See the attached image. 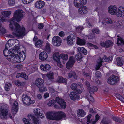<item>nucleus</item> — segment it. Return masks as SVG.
I'll return each mask as SVG.
<instances>
[{
    "label": "nucleus",
    "mask_w": 124,
    "mask_h": 124,
    "mask_svg": "<svg viewBox=\"0 0 124 124\" xmlns=\"http://www.w3.org/2000/svg\"><path fill=\"white\" fill-rule=\"evenodd\" d=\"M38 29H41L43 28L44 27L43 23H41L38 25Z\"/></svg>",
    "instance_id": "obj_59"
},
{
    "label": "nucleus",
    "mask_w": 124,
    "mask_h": 124,
    "mask_svg": "<svg viewBox=\"0 0 124 124\" xmlns=\"http://www.w3.org/2000/svg\"><path fill=\"white\" fill-rule=\"evenodd\" d=\"M116 97L119 100L124 103V98L120 94H116Z\"/></svg>",
    "instance_id": "obj_48"
},
{
    "label": "nucleus",
    "mask_w": 124,
    "mask_h": 124,
    "mask_svg": "<svg viewBox=\"0 0 124 124\" xmlns=\"http://www.w3.org/2000/svg\"><path fill=\"white\" fill-rule=\"evenodd\" d=\"M56 102L60 105L62 108L65 109L67 106L66 103L64 100L57 97L55 99Z\"/></svg>",
    "instance_id": "obj_12"
},
{
    "label": "nucleus",
    "mask_w": 124,
    "mask_h": 124,
    "mask_svg": "<svg viewBox=\"0 0 124 124\" xmlns=\"http://www.w3.org/2000/svg\"><path fill=\"white\" fill-rule=\"evenodd\" d=\"M67 42L68 45L72 46L74 44L73 40L71 35L68 36L66 38Z\"/></svg>",
    "instance_id": "obj_29"
},
{
    "label": "nucleus",
    "mask_w": 124,
    "mask_h": 124,
    "mask_svg": "<svg viewBox=\"0 0 124 124\" xmlns=\"http://www.w3.org/2000/svg\"><path fill=\"white\" fill-rule=\"evenodd\" d=\"M20 77L23 78L25 80H27L28 79V76L24 72L17 73L16 76V78H18Z\"/></svg>",
    "instance_id": "obj_28"
},
{
    "label": "nucleus",
    "mask_w": 124,
    "mask_h": 124,
    "mask_svg": "<svg viewBox=\"0 0 124 124\" xmlns=\"http://www.w3.org/2000/svg\"><path fill=\"white\" fill-rule=\"evenodd\" d=\"M69 96L70 99L73 101L79 99L80 98L79 95L75 92H71Z\"/></svg>",
    "instance_id": "obj_18"
},
{
    "label": "nucleus",
    "mask_w": 124,
    "mask_h": 124,
    "mask_svg": "<svg viewBox=\"0 0 124 124\" xmlns=\"http://www.w3.org/2000/svg\"><path fill=\"white\" fill-rule=\"evenodd\" d=\"M16 51L19 54V55L17 54H15L13 52V54L11 55V57L9 58L8 61L9 62L14 63L21 62H23L25 59L26 55L24 51L21 52L19 51V47H17L16 48Z\"/></svg>",
    "instance_id": "obj_2"
},
{
    "label": "nucleus",
    "mask_w": 124,
    "mask_h": 124,
    "mask_svg": "<svg viewBox=\"0 0 124 124\" xmlns=\"http://www.w3.org/2000/svg\"><path fill=\"white\" fill-rule=\"evenodd\" d=\"M54 60L58 63H61L60 56L59 52H56L54 53L53 55Z\"/></svg>",
    "instance_id": "obj_24"
},
{
    "label": "nucleus",
    "mask_w": 124,
    "mask_h": 124,
    "mask_svg": "<svg viewBox=\"0 0 124 124\" xmlns=\"http://www.w3.org/2000/svg\"><path fill=\"white\" fill-rule=\"evenodd\" d=\"M101 122L102 123L101 124H108L109 123V121L104 118H103Z\"/></svg>",
    "instance_id": "obj_55"
},
{
    "label": "nucleus",
    "mask_w": 124,
    "mask_h": 124,
    "mask_svg": "<svg viewBox=\"0 0 124 124\" xmlns=\"http://www.w3.org/2000/svg\"><path fill=\"white\" fill-rule=\"evenodd\" d=\"M56 101L54 99L50 101L48 103L47 105L49 106H52L55 103Z\"/></svg>",
    "instance_id": "obj_42"
},
{
    "label": "nucleus",
    "mask_w": 124,
    "mask_h": 124,
    "mask_svg": "<svg viewBox=\"0 0 124 124\" xmlns=\"http://www.w3.org/2000/svg\"><path fill=\"white\" fill-rule=\"evenodd\" d=\"M48 57L46 52L43 51L41 52L39 54V58L42 61H44L46 60Z\"/></svg>",
    "instance_id": "obj_20"
},
{
    "label": "nucleus",
    "mask_w": 124,
    "mask_h": 124,
    "mask_svg": "<svg viewBox=\"0 0 124 124\" xmlns=\"http://www.w3.org/2000/svg\"><path fill=\"white\" fill-rule=\"evenodd\" d=\"M112 21L111 19L109 17L105 18L103 20L102 23L103 25H105L106 23L108 24H111L112 23Z\"/></svg>",
    "instance_id": "obj_33"
},
{
    "label": "nucleus",
    "mask_w": 124,
    "mask_h": 124,
    "mask_svg": "<svg viewBox=\"0 0 124 124\" xmlns=\"http://www.w3.org/2000/svg\"><path fill=\"white\" fill-rule=\"evenodd\" d=\"M87 2V0H74V4L76 7L79 8L85 5Z\"/></svg>",
    "instance_id": "obj_13"
},
{
    "label": "nucleus",
    "mask_w": 124,
    "mask_h": 124,
    "mask_svg": "<svg viewBox=\"0 0 124 124\" xmlns=\"http://www.w3.org/2000/svg\"><path fill=\"white\" fill-rule=\"evenodd\" d=\"M6 29L3 28L2 25L0 23V31H1L2 34H4L6 32Z\"/></svg>",
    "instance_id": "obj_50"
},
{
    "label": "nucleus",
    "mask_w": 124,
    "mask_h": 124,
    "mask_svg": "<svg viewBox=\"0 0 124 124\" xmlns=\"http://www.w3.org/2000/svg\"><path fill=\"white\" fill-rule=\"evenodd\" d=\"M11 13L10 11L4 12L2 14L0 15V22H2L6 21V18L9 16Z\"/></svg>",
    "instance_id": "obj_14"
},
{
    "label": "nucleus",
    "mask_w": 124,
    "mask_h": 124,
    "mask_svg": "<svg viewBox=\"0 0 124 124\" xmlns=\"http://www.w3.org/2000/svg\"><path fill=\"white\" fill-rule=\"evenodd\" d=\"M34 111L35 115L37 116H40L41 118H43L44 117V114L42 113L41 110L39 108H37L34 109Z\"/></svg>",
    "instance_id": "obj_19"
},
{
    "label": "nucleus",
    "mask_w": 124,
    "mask_h": 124,
    "mask_svg": "<svg viewBox=\"0 0 124 124\" xmlns=\"http://www.w3.org/2000/svg\"><path fill=\"white\" fill-rule=\"evenodd\" d=\"M14 40L15 41H18L17 39H11L8 40L6 43L5 45V48L4 49L3 52V54L4 56L8 60L11 57V55H13V50L14 49H12L11 51L9 49L8 50V48L11 47L12 46L11 44L9 43V42L11 40Z\"/></svg>",
    "instance_id": "obj_3"
},
{
    "label": "nucleus",
    "mask_w": 124,
    "mask_h": 124,
    "mask_svg": "<svg viewBox=\"0 0 124 124\" xmlns=\"http://www.w3.org/2000/svg\"><path fill=\"white\" fill-rule=\"evenodd\" d=\"M100 117L98 114L96 115L95 116V120L97 122L99 119Z\"/></svg>",
    "instance_id": "obj_63"
},
{
    "label": "nucleus",
    "mask_w": 124,
    "mask_h": 124,
    "mask_svg": "<svg viewBox=\"0 0 124 124\" xmlns=\"http://www.w3.org/2000/svg\"><path fill=\"white\" fill-rule=\"evenodd\" d=\"M92 31L93 33L96 34H98L100 32L99 30L97 28H95L93 29L92 30Z\"/></svg>",
    "instance_id": "obj_52"
},
{
    "label": "nucleus",
    "mask_w": 124,
    "mask_h": 124,
    "mask_svg": "<svg viewBox=\"0 0 124 124\" xmlns=\"http://www.w3.org/2000/svg\"><path fill=\"white\" fill-rule=\"evenodd\" d=\"M68 77L69 78H72L77 80V76L76 75L75 72L71 71L68 74Z\"/></svg>",
    "instance_id": "obj_30"
},
{
    "label": "nucleus",
    "mask_w": 124,
    "mask_h": 124,
    "mask_svg": "<svg viewBox=\"0 0 124 124\" xmlns=\"http://www.w3.org/2000/svg\"><path fill=\"white\" fill-rule=\"evenodd\" d=\"M57 121H59L62 119L65 118L66 117V114L62 111L56 112Z\"/></svg>",
    "instance_id": "obj_17"
},
{
    "label": "nucleus",
    "mask_w": 124,
    "mask_h": 124,
    "mask_svg": "<svg viewBox=\"0 0 124 124\" xmlns=\"http://www.w3.org/2000/svg\"><path fill=\"white\" fill-rule=\"evenodd\" d=\"M81 83L77 84L75 83H72L71 85V89L74 90H75L78 86H79Z\"/></svg>",
    "instance_id": "obj_39"
},
{
    "label": "nucleus",
    "mask_w": 124,
    "mask_h": 124,
    "mask_svg": "<svg viewBox=\"0 0 124 124\" xmlns=\"http://www.w3.org/2000/svg\"><path fill=\"white\" fill-rule=\"evenodd\" d=\"M35 84L36 86L39 88L41 92L46 91L47 90L46 87H44V82L43 80L40 78H39L35 81Z\"/></svg>",
    "instance_id": "obj_6"
},
{
    "label": "nucleus",
    "mask_w": 124,
    "mask_h": 124,
    "mask_svg": "<svg viewBox=\"0 0 124 124\" xmlns=\"http://www.w3.org/2000/svg\"><path fill=\"white\" fill-rule=\"evenodd\" d=\"M103 60L101 57H100L99 59L97 60V65H99L101 66H102V65Z\"/></svg>",
    "instance_id": "obj_49"
},
{
    "label": "nucleus",
    "mask_w": 124,
    "mask_h": 124,
    "mask_svg": "<svg viewBox=\"0 0 124 124\" xmlns=\"http://www.w3.org/2000/svg\"><path fill=\"white\" fill-rule=\"evenodd\" d=\"M18 103L16 101H15L13 103V105L12 108V113L16 114L17 112L18 109Z\"/></svg>",
    "instance_id": "obj_22"
},
{
    "label": "nucleus",
    "mask_w": 124,
    "mask_h": 124,
    "mask_svg": "<svg viewBox=\"0 0 124 124\" xmlns=\"http://www.w3.org/2000/svg\"><path fill=\"white\" fill-rule=\"evenodd\" d=\"M57 82L59 83H62L66 84L67 83V79L62 76H59Z\"/></svg>",
    "instance_id": "obj_31"
},
{
    "label": "nucleus",
    "mask_w": 124,
    "mask_h": 124,
    "mask_svg": "<svg viewBox=\"0 0 124 124\" xmlns=\"http://www.w3.org/2000/svg\"><path fill=\"white\" fill-rule=\"evenodd\" d=\"M45 51L48 53H50L51 51V49L50 46V44L49 43H46L45 48Z\"/></svg>",
    "instance_id": "obj_40"
},
{
    "label": "nucleus",
    "mask_w": 124,
    "mask_h": 124,
    "mask_svg": "<svg viewBox=\"0 0 124 124\" xmlns=\"http://www.w3.org/2000/svg\"><path fill=\"white\" fill-rule=\"evenodd\" d=\"M53 73H49L47 74V76L48 78L49 79H53L54 78Z\"/></svg>",
    "instance_id": "obj_53"
},
{
    "label": "nucleus",
    "mask_w": 124,
    "mask_h": 124,
    "mask_svg": "<svg viewBox=\"0 0 124 124\" xmlns=\"http://www.w3.org/2000/svg\"><path fill=\"white\" fill-rule=\"evenodd\" d=\"M119 11L120 13L118 14V16H124V6H120L119 7Z\"/></svg>",
    "instance_id": "obj_35"
},
{
    "label": "nucleus",
    "mask_w": 124,
    "mask_h": 124,
    "mask_svg": "<svg viewBox=\"0 0 124 124\" xmlns=\"http://www.w3.org/2000/svg\"><path fill=\"white\" fill-rule=\"evenodd\" d=\"M93 45L92 43H89V42H88L86 43V46L89 47H92Z\"/></svg>",
    "instance_id": "obj_64"
},
{
    "label": "nucleus",
    "mask_w": 124,
    "mask_h": 124,
    "mask_svg": "<svg viewBox=\"0 0 124 124\" xmlns=\"http://www.w3.org/2000/svg\"><path fill=\"white\" fill-rule=\"evenodd\" d=\"M62 40L58 36H54L52 39V44L55 46H59L61 43Z\"/></svg>",
    "instance_id": "obj_11"
},
{
    "label": "nucleus",
    "mask_w": 124,
    "mask_h": 124,
    "mask_svg": "<svg viewBox=\"0 0 124 124\" xmlns=\"http://www.w3.org/2000/svg\"><path fill=\"white\" fill-rule=\"evenodd\" d=\"M65 35L64 32L63 31L60 32L59 33V35L62 37H63Z\"/></svg>",
    "instance_id": "obj_60"
},
{
    "label": "nucleus",
    "mask_w": 124,
    "mask_h": 124,
    "mask_svg": "<svg viewBox=\"0 0 124 124\" xmlns=\"http://www.w3.org/2000/svg\"><path fill=\"white\" fill-rule=\"evenodd\" d=\"M85 84L87 85V88L89 90V93L93 94L94 93V91L92 87H91L90 85H88V84L89 85V83L88 82H86L85 83Z\"/></svg>",
    "instance_id": "obj_36"
},
{
    "label": "nucleus",
    "mask_w": 124,
    "mask_h": 124,
    "mask_svg": "<svg viewBox=\"0 0 124 124\" xmlns=\"http://www.w3.org/2000/svg\"><path fill=\"white\" fill-rule=\"evenodd\" d=\"M43 43L42 40L39 39L35 43V45L37 47H39L41 46Z\"/></svg>",
    "instance_id": "obj_41"
},
{
    "label": "nucleus",
    "mask_w": 124,
    "mask_h": 124,
    "mask_svg": "<svg viewBox=\"0 0 124 124\" xmlns=\"http://www.w3.org/2000/svg\"><path fill=\"white\" fill-rule=\"evenodd\" d=\"M40 68L42 70L46 72L49 71L51 68L50 65L48 64H41L40 66Z\"/></svg>",
    "instance_id": "obj_21"
},
{
    "label": "nucleus",
    "mask_w": 124,
    "mask_h": 124,
    "mask_svg": "<svg viewBox=\"0 0 124 124\" xmlns=\"http://www.w3.org/2000/svg\"><path fill=\"white\" fill-rule=\"evenodd\" d=\"M117 44L118 45H120L121 44L124 45V40L121 38H118Z\"/></svg>",
    "instance_id": "obj_45"
},
{
    "label": "nucleus",
    "mask_w": 124,
    "mask_h": 124,
    "mask_svg": "<svg viewBox=\"0 0 124 124\" xmlns=\"http://www.w3.org/2000/svg\"><path fill=\"white\" fill-rule=\"evenodd\" d=\"M119 11L120 13L118 14V16H124V6H120L119 7Z\"/></svg>",
    "instance_id": "obj_34"
},
{
    "label": "nucleus",
    "mask_w": 124,
    "mask_h": 124,
    "mask_svg": "<svg viewBox=\"0 0 124 124\" xmlns=\"http://www.w3.org/2000/svg\"><path fill=\"white\" fill-rule=\"evenodd\" d=\"M117 65L118 66H121L123 65V60L121 57H118L116 59Z\"/></svg>",
    "instance_id": "obj_38"
},
{
    "label": "nucleus",
    "mask_w": 124,
    "mask_h": 124,
    "mask_svg": "<svg viewBox=\"0 0 124 124\" xmlns=\"http://www.w3.org/2000/svg\"><path fill=\"white\" fill-rule=\"evenodd\" d=\"M27 117L28 119L25 118L23 119V121L25 124H30V121H31L35 124H40V120L36 118L33 114H29L28 115Z\"/></svg>",
    "instance_id": "obj_4"
},
{
    "label": "nucleus",
    "mask_w": 124,
    "mask_h": 124,
    "mask_svg": "<svg viewBox=\"0 0 124 124\" xmlns=\"http://www.w3.org/2000/svg\"><path fill=\"white\" fill-rule=\"evenodd\" d=\"M104 60V61L105 62H111L113 60V57L111 56H110L108 57H107L106 55H104L103 56L102 58Z\"/></svg>",
    "instance_id": "obj_32"
},
{
    "label": "nucleus",
    "mask_w": 124,
    "mask_h": 124,
    "mask_svg": "<svg viewBox=\"0 0 124 124\" xmlns=\"http://www.w3.org/2000/svg\"><path fill=\"white\" fill-rule=\"evenodd\" d=\"M60 56L62 59L63 60L66 61L68 59V55L66 54H61Z\"/></svg>",
    "instance_id": "obj_47"
},
{
    "label": "nucleus",
    "mask_w": 124,
    "mask_h": 124,
    "mask_svg": "<svg viewBox=\"0 0 124 124\" xmlns=\"http://www.w3.org/2000/svg\"><path fill=\"white\" fill-rule=\"evenodd\" d=\"M122 23L120 21H118L116 23V25L118 28L121 27Z\"/></svg>",
    "instance_id": "obj_58"
},
{
    "label": "nucleus",
    "mask_w": 124,
    "mask_h": 124,
    "mask_svg": "<svg viewBox=\"0 0 124 124\" xmlns=\"http://www.w3.org/2000/svg\"><path fill=\"white\" fill-rule=\"evenodd\" d=\"M22 2L24 4H28L30 3L28 0H22Z\"/></svg>",
    "instance_id": "obj_62"
},
{
    "label": "nucleus",
    "mask_w": 124,
    "mask_h": 124,
    "mask_svg": "<svg viewBox=\"0 0 124 124\" xmlns=\"http://www.w3.org/2000/svg\"><path fill=\"white\" fill-rule=\"evenodd\" d=\"M45 2L42 0H39L37 1L35 4L36 8L40 9L43 7L45 5Z\"/></svg>",
    "instance_id": "obj_23"
},
{
    "label": "nucleus",
    "mask_w": 124,
    "mask_h": 124,
    "mask_svg": "<svg viewBox=\"0 0 124 124\" xmlns=\"http://www.w3.org/2000/svg\"><path fill=\"white\" fill-rule=\"evenodd\" d=\"M46 9L45 8H43L41 9L40 11V13L42 14H44L46 13Z\"/></svg>",
    "instance_id": "obj_61"
},
{
    "label": "nucleus",
    "mask_w": 124,
    "mask_h": 124,
    "mask_svg": "<svg viewBox=\"0 0 124 124\" xmlns=\"http://www.w3.org/2000/svg\"><path fill=\"white\" fill-rule=\"evenodd\" d=\"M8 113V111L6 109L3 108L0 109V115L3 116H6Z\"/></svg>",
    "instance_id": "obj_37"
},
{
    "label": "nucleus",
    "mask_w": 124,
    "mask_h": 124,
    "mask_svg": "<svg viewBox=\"0 0 124 124\" xmlns=\"http://www.w3.org/2000/svg\"><path fill=\"white\" fill-rule=\"evenodd\" d=\"M11 86V84L10 83L8 84H6L5 85V88L6 91H9L10 88Z\"/></svg>",
    "instance_id": "obj_51"
},
{
    "label": "nucleus",
    "mask_w": 124,
    "mask_h": 124,
    "mask_svg": "<svg viewBox=\"0 0 124 124\" xmlns=\"http://www.w3.org/2000/svg\"><path fill=\"white\" fill-rule=\"evenodd\" d=\"M84 28L82 26H78L76 28V30L78 32L81 31Z\"/></svg>",
    "instance_id": "obj_56"
},
{
    "label": "nucleus",
    "mask_w": 124,
    "mask_h": 124,
    "mask_svg": "<svg viewBox=\"0 0 124 124\" xmlns=\"http://www.w3.org/2000/svg\"><path fill=\"white\" fill-rule=\"evenodd\" d=\"M77 115L78 117H82L84 116L85 115L86 113L83 110L80 109L77 110Z\"/></svg>",
    "instance_id": "obj_26"
},
{
    "label": "nucleus",
    "mask_w": 124,
    "mask_h": 124,
    "mask_svg": "<svg viewBox=\"0 0 124 124\" xmlns=\"http://www.w3.org/2000/svg\"><path fill=\"white\" fill-rule=\"evenodd\" d=\"M47 118L51 120L57 121L56 111H50L47 113Z\"/></svg>",
    "instance_id": "obj_9"
},
{
    "label": "nucleus",
    "mask_w": 124,
    "mask_h": 124,
    "mask_svg": "<svg viewBox=\"0 0 124 124\" xmlns=\"http://www.w3.org/2000/svg\"><path fill=\"white\" fill-rule=\"evenodd\" d=\"M8 3L9 5L13 6L15 3V0H8Z\"/></svg>",
    "instance_id": "obj_57"
},
{
    "label": "nucleus",
    "mask_w": 124,
    "mask_h": 124,
    "mask_svg": "<svg viewBox=\"0 0 124 124\" xmlns=\"http://www.w3.org/2000/svg\"><path fill=\"white\" fill-rule=\"evenodd\" d=\"M119 7L118 9L116 5H111L109 6L108 10V12L110 14L113 15H116L117 17H119L121 16H119L118 15L119 13L120 14V12L119 11Z\"/></svg>",
    "instance_id": "obj_7"
},
{
    "label": "nucleus",
    "mask_w": 124,
    "mask_h": 124,
    "mask_svg": "<svg viewBox=\"0 0 124 124\" xmlns=\"http://www.w3.org/2000/svg\"><path fill=\"white\" fill-rule=\"evenodd\" d=\"M100 43L101 46L106 48L109 47L113 45L112 42L109 40L106 41L105 42H101Z\"/></svg>",
    "instance_id": "obj_15"
},
{
    "label": "nucleus",
    "mask_w": 124,
    "mask_h": 124,
    "mask_svg": "<svg viewBox=\"0 0 124 124\" xmlns=\"http://www.w3.org/2000/svg\"><path fill=\"white\" fill-rule=\"evenodd\" d=\"M112 119L114 121L119 123H121L122 121V120L116 116H113Z\"/></svg>",
    "instance_id": "obj_43"
},
{
    "label": "nucleus",
    "mask_w": 124,
    "mask_h": 124,
    "mask_svg": "<svg viewBox=\"0 0 124 124\" xmlns=\"http://www.w3.org/2000/svg\"><path fill=\"white\" fill-rule=\"evenodd\" d=\"M22 98L23 103L27 105L34 104L35 102L34 100H31L30 97L26 94L23 95Z\"/></svg>",
    "instance_id": "obj_8"
},
{
    "label": "nucleus",
    "mask_w": 124,
    "mask_h": 124,
    "mask_svg": "<svg viewBox=\"0 0 124 124\" xmlns=\"http://www.w3.org/2000/svg\"><path fill=\"white\" fill-rule=\"evenodd\" d=\"M23 11L21 10H16L14 13V16L10 20L9 27L13 30L15 28V32H13L12 34L13 35L19 37H23L25 35V29L24 27H21L19 24L15 21L18 22H20L23 17Z\"/></svg>",
    "instance_id": "obj_1"
},
{
    "label": "nucleus",
    "mask_w": 124,
    "mask_h": 124,
    "mask_svg": "<svg viewBox=\"0 0 124 124\" xmlns=\"http://www.w3.org/2000/svg\"><path fill=\"white\" fill-rule=\"evenodd\" d=\"M79 13L81 14H86L87 12V8L86 6H83L80 8L78 11Z\"/></svg>",
    "instance_id": "obj_27"
},
{
    "label": "nucleus",
    "mask_w": 124,
    "mask_h": 124,
    "mask_svg": "<svg viewBox=\"0 0 124 124\" xmlns=\"http://www.w3.org/2000/svg\"><path fill=\"white\" fill-rule=\"evenodd\" d=\"M75 62V61L74 60L73 56L70 57L69 61L66 64V67L68 69L71 68Z\"/></svg>",
    "instance_id": "obj_16"
},
{
    "label": "nucleus",
    "mask_w": 124,
    "mask_h": 124,
    "mask_svg": "<svg viewBox=\"0 0 124 124\" xmlns=\"http://www.w3.org/2000/svg\"><path fill=\"white\" fill-rule=\"evenodd\" d=\"M77 50L79 52V53L76 55L75 58L77 60L78 62L80 63L82 61V58L83 57L82 54L86 55L87 54V51L86 49L82 47H79Z\"/></svg>",
    "instance_id": "obj_5"
},
{
    "label": "nucleus",
    "mask_w": 124,
    "mask_h": 124,
    "mask_svg": "<svg viewBox=\"0 0 124 124\" xmlns=\"http://www.w3.org/2000/svg\"><path fill=\"white\" fill-rule=\"evenodd\" d=\"M15 83L16 85H18L19 86H23L24 84V82H21L18 80L15 81Z\"/></svg>",
    "instance_id": "obj_46"
},
{
    "label": "nucleus",
    "mask_w": 124,
    "mask_h": 124,
    "mask_svg": "<svg viewBox=\"0 0 124 124\" xmlns=\"http://www.w3.org/2000/svg\"><path fill=\"white\" fill-rule=\"evenodd\" d=\"M117 44L118 45H120L121 44L124 45V40L121 38H118Z\"/></svg>",
    "instance_id": "obj_44"
},
{
    "label": "nucleus",
    "mask_w": 124,
    "mask_h": 124,
    "mask_svg": "<svg viewBox=\"0 0 124 124\" xmlns=\"http://www.w3.org/2000/svg\"><path fill=\"white\" fill-rule=\"evenodd\" d=\"M101 73L100 72L97 71L95 73L96 78L97 79L100 78L101 76Z\"/></svg>",
    "instance_id": "obj_54"
},
{
    "label": "nucleus",
    "mask_w": 124,
    "mask_h": 124,
    "mask_svg": "<svg viewBox=\"0 0 124 124\" xmlns=\"http://www.w3.org/2000/svg\"><path fill=\"white\" fill-rule=\"evenodd\" d=\"M76 42L78 45L80 46L85 45L86 43L85 39H82L79 37H77Z\"/></svg>",
    "instance_id": "obj_25"
},
{
    "label": "nucleus",
    "mask_w": 124,
    "mask_h": 124,
    "mask_svg": "<svg viewBox=\"0 0 124 124\" xmlns=\"http://www.w3.org/2000/svg\"><path fill=\"white\" fill-rule=\"evenodd\" d=\"M119 80V77L115 75H111L107 80V82L111 85L116 84Z\"/></svg>",
    "instance_id": "obj_10"
}]
</instances>
